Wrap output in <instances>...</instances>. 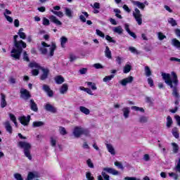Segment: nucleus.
I'll use <instances>...</instances> for the list:
<instances>
[{
  "label": "nucleus",
  "mask_w": 180,
  "mask_h": 180,
  "mask_svg": "<svg viewBox=\"0 0 180 180\" xmlns=\"http://www.w3.org/2000/svg\"><path fill=\"white\" fill-rule=\"evenodd\" d=\"M172 75V78H171ZM162 79H164L165 84L168 85L170 88L173 89L172 95L174 98H179V93H178V86L179 84V80H178V76L175 72H172L171 75L169 73H162Z\"/></svg>",
  "instance_id": "nucleus-1"
},
{
  "label": "nucleus",
  "mask_w": 180,
  "mask_h": 180,
  "mask_svg": "<svg viewBox=\"0 0 180 180\" xmlns=\"http://www.w3.org/2000/svg\"><path fill=\"white\" fill-rule=\"evenodd\" d=\"M18 37H19V36H14V46L15 48H13L11 52V57H12L13 60H20L22 51H23V49H26L27 46L26 43L22 40L18 41Z\"/></svg>",
  "instance_id": "nucleus-2"
},
{
  "label": "nucleus",
  "mask_w": 180,
  "mask_h": 180,
  "mask_svg": "<svg viewBox=\"0 0 180 180\" xmlns=\"http://www.w3.org/2000/svg\"><path fill=\"white\" fill-rule=\"evenodd\" d=\"M57 49V45L56 42H52L51 45L47 44V43L42 41L41 43V46H39V51L41 54L47 56L48 57H53L54 56V51Z\"/></svg>",
  "instance_id": "nucleus-3"
},
{
  "label": "nucleus",
  "mask_w": 180,
  "mask_h": 180,
  "mask_svg": "<svg viewBox=\"0 0 180 180\" xmlns=\"http://www.w3.org/2000/svg\"><path fill=\"white\" fill-rule=\"evenodd\" d=\"M18 147L24 149V154L28 160H32V155L30 154V149L32 144L27 141H20L18 142Z\"/></svg>",
  "instance_id": "nucleus-4"
},
{
  "label": "nucleus",
  "mask_w": 180,
  "mask_h": 180,
  "mask_svg": "<svg viewBox=\"0 0 180 180\" xmlns=\"http://www.w3.org/2000/svg\"><path fill=\"white\" fill-rule=\"evenodd\" d=\"M106 172H108V174H111L112 175H119V171L111 167H104L101 172V175L105 180L110 179V176L106 174Z\"/></svg>",
  "instance_id": "nucleus-5"
},
{
  "label": "nucleus",
  "mask_w": 180,
  "mask_h": 180,
  "mask_svg": "<svg viewBox=\"0 0 180 180\" xmlns=\"http://www.w3.org/2000/svg\"><path fill=\"white\" fill-rule=\"evenodd\" d=\"M72 134L76 139H79L82 134L84 136H88L89 134V131L82 127H75L72 131Z\"/></svg>",
  "instance_id": "nucleus-6"
},
{
  "label": "nucleus",
  "mask_w": 180,
  "mask_h": 180,
  "mask_svg": "<svg viewBox=\"0 0 180 180\" xmlns=\"http://www.w3.org/2000/svg\"><path fill=\"white\" fill-rule=\"evenodd\" d=\"M133 16L139 26H141L143 25V15L139 8H136L134 9Z\"/></svg>",
  "instance_id": "nucleus-7"
},
{
  "label": "nucleus",
  "mask_w": 180,
  "mask_h": 180,
  "mask_svg": "<svg viewBox=\"0 0 180 180\" xmlns=\"http://www.w3.org/2000/svg\"><path fill=\"white\" fill-rule=\"evenodd\" d=\"M29 67L30 68H32V75H34V77L39 75V71L41 70V68L38 63H37L36 62H32L29 64Z\"/></svg>",
  "instance_id": "nucleus-8"
},
{
  "label": "nucleus",
  "mask_w": 180,
  "mask_h": 180,
  "mask_svg": "<svg viewBox=\"0 0 180 180\" xmlns=\"http://www.w3.org/2000/svg\"><path fill=\"white\" fill-rule=\"evenodd\" d=\"M18 120L22 126H28L30 122V115H27V117L25 115L20 116L18 117Z\"/></svg>",
  "instance_id": "nucleus-9"
},
{
  "label": "nucleus",
  "mask_w": 180,
  "mask_h": 180,
  "mask_svg": "<svg viewBox=\"0 0 180 180\" xmlns=\"http://www.w3.org/2000/svg\"><path fill=\"white\" fill-rule=\"evenodd\" d=\"M131 4L134 6H137L139 9H141L142 11H144V8H146V5H148V3L147 1H145L144 3H141L139 1H134L131 0Z\"/></svg>",
  "instance_id": "nucleus-10"
},
{
  "label": "nucleus",
  "mask_w": 180,
  "mask_h": 180,
  "mask_svg": "<svg viewBox=\"0 0 180 180\" xmlns=\"http://www.w3.org/2000/svg\"><path fill=\"white\" fill-rule=\"evenodd\" d=\"M134 79V78L132 76H129L128 77L120 80L119 82V83L122 86H126V85H127V84H131V82H133Z\"/></svg>",
  "instance_id": "nucleus-11"
},
{
  "label": "nucleus",
  "mask_w": 180,
  "mask_h": 180,
  "mask_svg": "<svg viewBox=\"0 0 180 180\" xmlns=\"http://www.w3.org/2000/svg\"><path fill=\"white\" fill-rule=\"evenodd\" d=\"M36 178H40V173L39 172H30L26 180L36 179Z\"/></svg>",
  "instance_id": "nucleus-12"
},
{
  "label": "nucleus",
  "mask_w": 180,
  "mask_h": 180,
  "mask_svg": "<svg viewBox=\"0 0 180 180\" xmlns=\"http://www.w3.org/2000/svg\"><path fill=\"white\" fill-rule=\"evenodd\" d=\"M60 9H61L60 6H54L53 10H51V11L52 12V13H53V15H56L58 18H63V16H64V13H63L62 11H60Z\"/></svg>",
  "instance_id": "nucleus-13"
},
{
  "label": "nucleus",
  "mask_w": 180,
  "mask_h": 180,
  "mask_svg": "<svg viewBox=\"0 0 180 180\" xmlns=\"http://www.w3.org/2000/svg\"><path fill=\"white\" fill-rule=\"evenodd\" d=\"M42 89L47 94L48 96H49L50 98L53 96L54 93L53 92V90L50 89V86H49V85L44 84L42 86Z\"/></svg>",
  "instance_id": "nucleus-14"
},
{
  "label": "nucleus",
  "mask_w": 180,
  "mask_h": 180,
  "mask_svg": "<svg viewBox=\"0 0 180 180\" xmlns=\"http://www.w3.org/2000/svg\"><path fill=\"white\" fill-rule=\"evenodd\" d=\"M41 79L42 81H44V79H46V78L49 77V74L50 72V70H49L47 68H41Z\"/></svg>",
  "instance_id": "nucleus-15"
},
{
  "label": "nucleus",
  "mask_w": 180,
  "mask_h": 180,
  "mask_svg": "<svg viewBox=\"0 0 180 180\" xmlns=\"http://www.w3.org/2000/svg\"><path fill=\"white\" fill-rule=\"evenodd\" d=\"M44 109L47 110V112H51V113H56V112H57V108L49 103L44 105Z\"/></svg>",
  "instance_id": "nucleus-16"
},
{
  "label": "nucleus",
  "mask_w": 180,
  "mask_h": 180,
  "mask_svg": "<svg viewBox=\"0 0 180 180\" xmlns=\"http://www.w3.org/2000/svg\"><path fill=\"white\" fill-rule=\"evenodd\" d=\"M20 94H21V97L23 99H29V98H30V93L26 89H21Z\"/></svg>",
  "instance_id": "nucleus-17"
},
{
  "label": "nucleus",
  "mask_w": 180,
  "mask_h": 180,
  "mask_svg": "<svg viewBox=\"0 0 180 180\" xmlns=\"http://www.w3.org/2000/svg\"><path fill=\"white\" fill-rule=\"evenodd\" d=\"M105 147L108 153H110L111 155H115L116 154V150H115V147H113V145H112L111 143H105Z\"/></svg>",
  "instance_id": "nucleus-18"
},
{
  "label": "nucleus",
  "mask_w": 180,
  "mask_h": 180,
  "mask_svg": "<svg viewBox=\"0 0 180 180\" xmlns=\"http://www.w3.org/2000/svg\"><path fill=\"white\" fill-rule=\"evenodd\" d=\"M59 92L61 95H65L68 92V84H63L59 89Z\"/></svg>",
  "instance_id": "nucleus-19"
},
{
  "label": "nucleus",
  "mask_w": 180,
  "mask_h": 180,
  "mask_svg": "<svg viewBox=\"0 0 180 180\" xmlns=\"http://www.w3.org/2000/svg\"><path fill=\"white\" fill-rule=\"evenodd\" d=\"M49 19L51 22H52L53 23H55V25H57V26H61L63 25V22H61V21L58 20L57 17H56L55 15H51L49 17Z\"/></svg>",
  "instance_id": "nucleus-20"
},
{
  "label": "nucleus",
  "mask_w": 180,
  "mask_h": 180,
  "mask_svg": "<svg viewBox=\"0 0 180 180\" xmlns=\"http://www.w3.org/2000/svg\"><path fill=\"white\" fill-rule=\"evenodd\" d=\"M122 113L124 119H128L129 116H130V108L129 107L123 108Z\"/></svg>",
  "instance_id": "nucleus-21"
},
{
  "label": "nucleus",
  "mask_w": 180,
  "mask_h": 180,
  "mask_svg": "<svg viewBox=\"0 0 180 180\" xmlns=\"http://www.w3.org/2000/svg\"><path fill=\"white\" fill-rule=\"evenodd\" d=\"M54 79H55V82H56V84H58V85H61V84H63L64 82V81H65L64 77H63V76H61V75H58V76L55 77Z\"/></svg>",
  "instance_id": "nucleus-22"
},
{
  "label": "nucleus",
  "mask_w": 180,
  "mask_h": 180,
  "mask_svg": "<svg viewBox=\"0 0 180 180\" xmlns=\"http://www.w3.org/2000/svg\"><path fill=\"white\" fill-rule=\"evenodd\" d=\"M58 141V138L57 136H52L50 138V143L52 147H56L57 146V142Z\"/></svg>",
  "instance_id": "nucleus-23"
},
{
  "label": "nucleus",
  "mask_w": 180,
  "mask_h": 180,
  "mask_svg": "<svg viewBox=\"0 0 180 180\" xmlns=\"http://www.w3.org/2000/svg\"><path fill=\"white\" fill-rule=\"evenodd\" d=\"M1 108H5L7 105L6 103V96L4 94H1Z\"/></svg>",
  "instance_id": "nucleus-24"
},
{
  "label": "nucleus",
  "mask_w": 180,
  "mask_h": 180,
  "mask_svg": "<svg viewBox=\"0 0 180 180\" xmlns=\"http://www.w3.org/2000/svg\"><path fill=\"white\" fill-rule=\"evenodd\" d=\"M68 42V38L66 37H60V46L63 49H65V44Z\"/></svg>",
  "instance_id": "nucleus-25"
},
{
  "label": "nucleus",
  "mask_w": 180,
  "mask_h": 180,
  "mask_svg": "<svg viewBox=\"0 0 180 180\" xmlns=\"http://www.w3.org/2000/svg\"><path fill=\"white\" fill-rule=\"evenodd\" d=\"M89 15L86 12H82V14L79 15V20L81 22H83V23H85L86 22V18H88Z\"/></svg>",
  "instance_id": "nucleus-26"
},
{
  "label": "nucleus",
  "mask_w": 180,
  "mask_h": 180,
  "mask_svg": "<svg viewBox=\"0 0 180 180\" xmlns=\"http://www.w3.org/2000/svg\"><path fill=\"white\" fill-rule=\"evenodd\" d=\"M171 43H172V46H173V47H175L176 49H180L179 40L174 38V39H172Z\"/></svg>",
  "instance_id": "nucleus-27"
},
{
  "label": "nucleus",
  "mask_w": 180,
  "mask_h": 180,
  "mask_svg": "<svg viewBox=\"0 0 180 180\" xmlns=\"http://www.w3.org/2000/svg\"><path fill=\"white\" fill-rule=\"evenodd\" d=\"M112 32L117 33V34H122L123 33V28L121 26L114 27Z\"/></svg>",
  "instance_id": "nucleus-28"
},
{
  "label": "nucleus",
  "mask_w": 180,
  "mask_h": 180,
  "mask_svg": "<svg viewBox=\"0 0 180 180\" xmlns=\"http://www.w3.org/2000/svg\"><path fill=\"white\" fill-rule=\"evenodd\" d=\"M30 108L34 112H37L39 110V108H37V104H36L33 100H30Z\"/></svg>",
  "instance_id": "nucleus-29"
},
{
  "label": "nucleus",
  "mask_w": 180,
  "mask_h": 180,
  "mask_svg": "<svg viewBox=\"0 0 180 180\" xmlns=\"http://www.w3.org/2000/svg\"><path fill=\"white\" fill-rule=\"evenodd\" d=\"M129 71H131V65L126 64L123 68V72L124 74H129Z\"/></svg>",
  "instance_id": "nucleus-30"
},
{
  "label": "nucleus",
  "mask_w": 180,
  "mask_h": 180,
  "mask_svg": "<svg viewBox=\"0 0 180 180\" xmlns=\"http://www.w3.org/2000/svg\"><path fill=\"white\" fill-rule=\"evenodd\" d=\"M79 110H80V112H82V113H84V115H88L91 113V111L89 110V109H88L84 106H80Z\"/></svg>",
  "instance_id": "nucleus-31"
},
{
  "label": "nucleus",
  "mask_w": 180,
  "mask_h": 180,
  "mask_svg": "<svg viewBox=\"0 0 180 180\" xmlns=\"http://www.w3.org/2000/svg\"><path fill=\"white\" fill-rule=\"evenodd\" d=\"M105 56L107 58H112V51H110L109 46H105Z\"/></svg>",
  "instance_id": "nucleus-32"
},
{
  "label": "nucleus",
  "mask_w": 180,
  "mask_h": 180,
  "mask_svg": "<svg viewBox=\"0 0 180 180\" xmlns=\"http://www.w3.org/2000/svg\"><path fill=\"white\" fill-rule=\"evenodd\" d=\"M86 84H87V86H89V88H91L92 91H96V89H98V88L96 87V84L95 83L86 82Z\"/></svg>",
  "instance_id": "nucleus-33"
},
{
  "label": "nucleus",
  "mask_w": 180,
  "mask_h": 180,
  "mask_svg": "<svg viewBox=\"0 0 180 180\" xmlns=\"http://www.w3.org/2000/svg\"><path fill=\"white\" fill-rule=\"evenodd\" d=\"M4 126L6 127V131H8V133H10V134H11V133H12V126H11V123L9 122H6L5 124H4Z\"/></svg>",
  "instance_id": "nucleus-34"
},
{
  "label": "nucleus",
  "mask_w": 180,
  "mask_h": 180,
  "mask_svg": "<svg viewBox=\"0 0 180 180\" xmlns=\"http://www.w3.org/2000/svg\"><path fill=\"white\" fill-rule=\"evenodd\" d=\"M172 133L174 137H175V139H179V133L178 128H176V127L173 128Z\"/></svg>",
  "instance_id": "nucleus-35"
},
{
  "label": "nucleus",
  "mask_w": 180,
  "mask_h": 180,
  "mask_svg": "<svg viewBox=\"0 0 180 180\" xmlns=\"http://www.w3.org/2000/svg\"><path fill=\"white\" fill-rule=\"evenodd\" d=\"M115 78V75H110L108 76H105L103 79V82H110V81H112Z\"/></svg>",
  "instance_id": "nucleus-36"
},
{
  "label": "nucleus",
  "mask_w": 180,
  "mask_h": 180,
  "mask_svg": "<svg viewBox=\"0 0 180 180\" xmlns=\"http://www.w3.org/2000/svg\"><path fill=\"white\" fill-rule=\"evenodd\" d=\"M172 146L173 153H174V154H176V153L179 151V146L176 144V143H172Z\"/></svg>",
  "instance_id": "nucleus-37"
},
{
  "label": "nucleus",
  "mask_w": 180,
  "mask_h": 180,
  "mask_svg": "<svg viewBox=\"0 0 180 180\" xmlns=\"http://www.w3.org/2000/svg\"><path fill=\"white\" fill-rule=\"evenodd\" d=\"M18 36L20 37V39H22V40H25L26 39V34L23 32V28H20L19 30Z\"/></svg>",
  "instance_id": "nucleus-38"
},
{
  "label": "nucleus",
  "mask_w": 180,
  "mask_h": 180,
  "mask_svg": "<svg viewBox=\"0 0 180 180\" xmlns=\"http://www.w3.org/2000/svg\"><path fill=\"white\" fill-rule=\"evenodd\" d=\"M33 127H41V126H44V122L41 121H36L32 123Z\"/></svg>",
  "instance_id": "nucleus-39"
},
{
  "label": "nucleus",
  "mask_w": 180,
  "mask_h": 180,
  "mask_svg": "<svg viewBox=\"0 0 180 180\" xmlns=\"http://www.w3.org/2000/svg\"><path fill=\"white\" fill-rule=\"evenodd\" d=\"M145 75H146V77H151L152 72H151V69H150V67L148 66L145 67Z\"/></svg>",
  "instance_id": "nucleus-40"
},
{
  "label": "nucleus",
  "mask_w": 180,
  "mask_h": 180,
  "mask_svg": "<svg viewBox=\"0 0 180 180\" xmlns=\"http://www.w3.org/2000/svg\"><path fill=\"white\" fill-rule=\"evenodd\" d=\"M168 175H169V176H170V178H173V179H174V180L179 179V176L176 173L170 172L168 174Z\"/></svg>",
  "instance_id": "nucleus-41"
},
{
  "label": "nucleus",
  "mask_w": 180,
  "mask_h": 180,
  "mask_svg": "<svg viewBox=\"0 0 180 180\" xmlns=\"http://www.w3.org/2000/svg\"><path fill=\"white\" fill-rule=\"evenodd\" d=\"M65 15H66V16H68V18H72V11H71L70 8H65Z\"/></svg>",
  "instance_id": "nucleus-42"
},
{
  "label": "nucleus",
  "mask_w": 180,
  "mask_h": 180,
  "mask_svg": "<svg viewBox=\"0 0 180 180\" xmlns=\"http://www.w3.org/2000/svg\"><path fill=\"white\" fill-rule=\"evenodd\" d=\"M9 116L11 120L14 122L15 127H18V122H16V117H15V115L13 114H10Z\"/></svg>",
  "instance_id": "nucleus-43"
},
{
  "label": "nucleus",
  "mask_w": 180,
  "mask_h": 180,
  "mask_svg": "<svg viewBox=\"0 0 180 180\" xmlns=\"http://www.w3.org/2000/svg\"><path fill=\"white\" fill-rule=\"evenodd\" d=\"M131 109H132V110H136V112H144V108H140V107H137V106H132L131 108Z\"/></svg>",
  "instance_id": "nucleus-44"
},
{
  "label": "nucleus",
  "mask_w": 180,
  "mask_h": 180,
  "mask_svg": "<svg viewBox=\"0 0 180 180\" xmlns=\"http://www.w3.org/2000/svg\"><path fill=\"white\" fill-rule=\"evenodd\" d=\"M172 125V118L168 116L167 118V127L169 129V127H171Z\"/></svg>",
  "instance_id": "nucleus-45"
},
{
  "label": "nucleus",
  "mask_w": 180,
  "mask_h": 180,
  "mask_svg": "<svg viewBox=\"0 0 180 180\" xmlns=\"http://www.w3.org/2000/svg\"><path fill=\"white\" fill-rule=\"evenodd\" d=\"M86 178L87 180H94L95 178L92 176V174L90 172H86Z\"/></svg>",
  "instance_id": "nucleus-46"
},
{
  "label": "nucleus",
  "mask_w": 180,
  "mask_h": 180,
  "mask_svg": "<svg viewBox=\"0 0 180 180\" xmlns=\"http://www.w3.org/2000/svg\"><path fill=\"white\" fill-rule=\"evenodd\" d=\"M167 22L170 25H172V26H176V21L174 18H168Z\"/></svg>",
  "instance_id": "nucleus-47"
},
{
  "label": "nucleus",
  "mask_w": 180,
  "mask_h": 180,
  "mask_svg": "<svg viewBox=\"0 0 180 180\" xmlns=\"http://www.w3.org/2000/svg\"><path fill=\"white\" fill-rule=\"evenodd\" d=\"M42 25H44V26H49L50 25V20L47 19L46 17L43 18Z\"/></svg>",
  "instance_id": "nucleus-48"
},
{
  "label": "nucleus",
  "mask_w": 180,
  "mask_h": 180,
  "mask_svg": "<svg viewBox=\"0 0 180 180\" xmlns=\"http://www.w3.org/2000/svg\"><path fill=\"white\" fill-rule=\"evenodd\" d=\"M174 170L176 171V172H180V158L177 160V164L176 165Z\"/></svg>",
  "instance_id": "nucleus-49"
},
{
  "label": "nucleus",
  "mask_w": 180,
  "mask_h": 180,
  "mask_svg": "<svg viewBox=\"0 0 180 180\" xmlns=\"http://www.w3.org/2000/svg\"><path fill=\"white\" fill-rule=\"evenodd\" d=\"M59 133L60 134H61L62 136H65V134H67V130H65V128L60 127L59 128Z\"/></svg>",
  "instance_id": "nucleus-50"
},
{
  "label": "nucleus",
  "mask_w": 180,
  "mask_h": 180,
  "mask_svg": "<svg viewBox=\"0 0 180 180\" xmlns=\"http://www.w3.org/2000/svg\"><path fill=\"white\" fill-rule=\"evenodd\" d=\"M79 72L81 75H84V74H86V72H88V68H83L79 70Z\"/></svg>",
  "instance_id": "nucleus-51"
},
{
  "label": "nucleus",
  "mask_w": 180,
  "mask_h": 180,
  "mask_svg": "<svg viewBox=\"0 0 180 180\" xmlns=\"http://www.w3.org/2000/svg\"><path fill=\"white\" fill-rule=\"evenodd\" d=\"M14 178L16 180H23V177L22 176V174L19 173L14 174Z\"/></svg>",
  "instance_id": "nucleus-52"
},
{
  "label": "nucleus",
  "mask_w": 180,
  "mask_h": 180,
  "mask_svg": "<svg viewBox=\"0 0 180 180\" xmlns=\"http://www.w3.org/2000/svg\"><path fill=\"white\" fill-rule=\"evenodd\" d=\"M158 37L159 40H164V39H167V36L164 35L162 32H158Z\"/></svg>",
  "instance_id": "nucleus-53"
},
{
  "label": "nucleus",
  "mask_w": 180,
  "mask_h": 180,
  "mask_svg": "<svg viewBox=\"0 0 180 180\" xmlns=\"http://www.w3.org/2000/svg\"><path fill=\"white\" fill-rule=\"evenodd\" d=\"M129 51H131V53H133L134 54H139V51H137V49H136V48H134V46H130L129 48Z\"/></svg>",
  "instance_id": "nucleus-54"
},
{
  "label": "nucleus",
  "mask_w": 180,
  "mask_h": 180,
  "mask_svg": "<svg viewBox=\"0 0 180 180\" xmlns=\"http://www.w3.org/2000/svg\"><path fill=\"white\" fill-rule=\"evenodd\" d=\"M115 167H117L118 168H120V169H124V167H123V165H122L121 162H115Z\"/></svg>",
  "instance_id": "nucleus-55"
},
{
  "label": "nucleus",
  "mask_w": 180,
  "mask_h": 180,
  "mask_svg": "<svg viewBox=\"0 0 180 180\" xmlns=\"http://www.w3.org/2000/svg\"><path fill=\"white\" fill-rule=\"evenodd\" d=\"M105 39L108 40V41H109L110 43H116V41L113 39V38H112L110 36L107 35L105 37Z\"/></svg>",
  "instance_id": "nucleus-56"
},
{
  "label": "nucleus",
  "mask_w": 180,
  "mask_h": 180,
  "mask_svg": "<svg viewBox=\"0 0 180 180\" xmlns=\"http://www.w3.org/2000/svg\"><path fill=\"white\" fill-rule=\"evenodd\" d=\"M96 33L97 36H100V37H103V38L105 37V34H103L102 31L99 30H96Z\"/></svg>",
  "instance_id": "nucleus-57"
},
{
  "label": "nucleus",
  "mask_w": 180,
  "mask_h": 180,
  "mask_svg": "<svg viewBox=\"0 0 180 180\" xmlns=\"http://www.w3.org/2000/svg\"><path fill=\"white\" fill-rule=\"evenodd\" d=\"M93 66L96 70H101V69L103 68V67L101 65V63H95L94 65H93Z\"/></svg>",
  "instance_id": "nucleus-58"
},
{
  "label": "nucleus",
  "mask_w": 180,
  "mask_h": 180,
  "mask_svg": "<svg viewBox=\"0 0 180 180\" xmlns=\"http://www.w3.org/2000/svg\"><path fill=\"white\" fill-rule=\"evenodd\" d=\"M86 164L89 168H94V163H92V160H91V159L87 160Z\"/></svg>",
  "instance_id": "nucleus-59"
},
{
  "label": "nucleus",
  "mask_w": 180,
  "mask_h": 180,
  "mask_svg": "<svg viewBox=\"0 0 180 180\" xmlns=\"http://www.w3.org/2000/svg\"><path fill=\"white\" fill-rule=\"evenodd\" d=\"M148 84L150 86H154V80L151 77L148 78Z\"/></svg>",
  "instance_id": "nucleus-60"
},
{
  "label": "nucleus",
  "mask_w": 180,
  "mask_h": 180,
  "mask_svg": "<svg viewBox=\"0 0 180 180\" xmlns=\"http://www.w3.org/2000/svg\"><path fill=\"white\" fill-rule=\"evenodd\" d=\"M69 58L70 61L72 63V61H75V60H77V56H75L74 54H70Z\"/></svg>",
  "instance_id": "nucleus-61"
},
{
  "label": "nucleus",
  "mask_w": 180,
  "mask_h": 180,
  "mask_svg": "<svg viewBox=\"0 0 180 180\" xmlns=\"http://www.w3.org/2000/svg\"><path fill=\"white\" fill-rule=\"evenodd\" d=\"M23 60H25V61L29 62V56L27 55V53H26V51L23 52Z\"/></svg>",
  "instance_id": "nucleus-62"
},
{
  "label": "nucleus",
  "mask_w": 180,
  "mask_h": 180,
  "mask_svg": "<svg viewBox=\"0 0 180 180\" xmlns=\"http://www.w3.org/2000/svg\"><path fill=\"white\" fill-rule=\"evenodd\" d=\"M147 120H148L147 117L142 116L140 117L141 123H146L147 122Z\"/></svg>",
  "instance_id": "nucleus-63"
},
{
  "label": "nucleus",
  "mask_w": 180,
  "mask_h": 180,
  "mask_svg": "<svg viewBox=\"0 0 180 180\" xmlns=\"http://www.w3.org/2000/svg\"><path fill=\"white\" fill-rule=\"evenodd\" d=\"M174 119H176V123L178 126H180V116L179 115H175Z\"/></svg>",
  "instance_id": "nucleus-64"
}]
</instances>
